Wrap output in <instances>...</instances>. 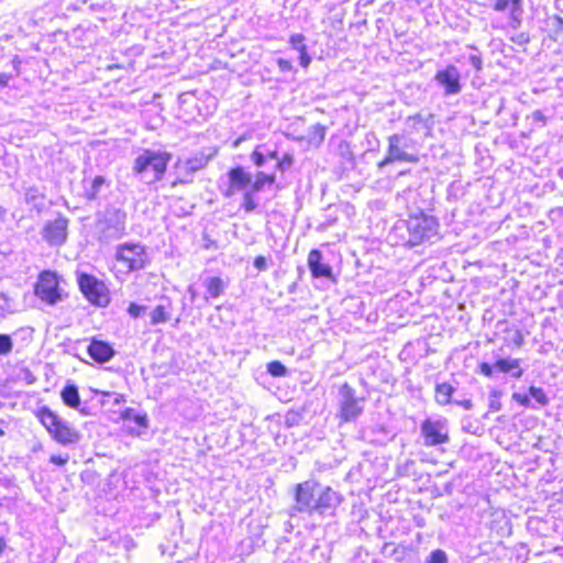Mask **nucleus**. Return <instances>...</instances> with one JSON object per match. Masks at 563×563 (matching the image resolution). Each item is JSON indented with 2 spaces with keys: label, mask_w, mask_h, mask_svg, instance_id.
Here are the masks:
<instances>
[{
  "label": "nucleus",
  "mask_w": 563,
  "mask_h": 563,
  "mask_svg": "<svg viewBox=\"0 0 563 563\" xmlns=\"http://www.w3.org/2000/svg\"><path fill=\"white\" fill-rule=\"evenodd\" d=\"M343 499V496L330 486L322 485L316 479H308L295 485V504L289 507L288 515L290 517L297 514L334 516Z\"/></svg>",
  "instance_id": "nucleus-1"
},
{
  "label": "nucleus",
  "mask_w": 563,
  "mask_h": 563,
  "mask_svg": "<svg viewBox=\"0 0 563 563\" xmlns=\"http://www.w3.org/2000/svg\"><path fill=\"white\" fill-rule=\"evenodd\" d=\"M170 158L167 152L144 150L134 159L133 175L144 184H155L164 177Z\"/></svg>",
  "instance_id": "nucleus-2"
},
{
  "label": "nucleus",
  "mask_w": 563,
  "mask_h": 563,
  "mask_svg": "<svg viewBox=\"0 0 563 563\" xmlns=\"http://www.w3.org/2000/svg\"><path fill=\"white\" fill-rule=\"evenodd\" d=\"M36 417L52 439L59 444L67 446L80 441V432L47 406L41 407L36 412Z\"/></svg>",
  "instance_id": "nucleus-3"
},
{
  "label": "nucleus",
  "mask_w": 563,
  "mask_h": 563,
  "mask_svg": "<svg viewBox=\"0 0 563 563\" xmlns=\"http://www.w3.org/2000/svg\"><path fill=\"white\" fill-rule=\"evenodd\" d=\"M126 212L114 206H109L97 214L96 233L101 243L120 239L125 233Z\"/></svg>",
  "instance_id": "nucleus-4"
},
{
  "label": "nucleus",
  "mask_w": 563,
  "mask_h": 563,
  "mask_svg": "<svg viewBox=\"0 0 563 563\" xmlns=\"http://www.w3.org/2000/svg\"><path fill=\"white\" fill-rule=\"evenodd\" d=\"M404 225L408 233L406 244L411 247L429 242L438 235V220L433 216L423 212L410 216L408 220L404 221Z\"/></svg>",
  "instance_id": "nucleus-5"
},
{
  "label": "nucleus",
  "mask_w": 563,
  "mask_h": 563,
  "mask_svg": "<svg viewBox=\"0 0 563 563\" xmlns=\"http://www.w3.org/2000/svg\"><path fill=\"white\" fill-rule=\"evenodd\" d=\"M366 397L358 395L347 383L340 386L338 393V417L342 422H354L364 412Z\"/></svg>",
  "instance_id": "nucleus-6"
},
{
  "label": "nucleus",
  "mask_w": 563,
  "mask_h": 563,
  "mask_svg": "<svg viewBox=\"0 0 563 563\" xmlns=\"http://www.w3.org/2000/svg\"><path fill=\"white\" fill-rule=\"evenodd\" d=\"M411 140L405 134L395 133L388 136V148L384 159L377 163V168L383 172L385 167L396 162H406L417 164L419 156L416 153H410L408 150Z\"/></svg>",
  "instance_id": "nucleus-7"
},
{
  "label": "nucleus",
  "mask_w": 563,
  "mask_h": 563,
  "mask_svg": "<svg viewBox=\"0 0 563 563\" xmlns=\"http://www.w3.org/2000/svg\"><path fill=\"white\" fill-rule=\"evenodd\" d=\"M60 277L56 272L46 269L40 273L34 285V294L48 306H55L67 298V294L59 286Z\"/></svg>",
  "instance_id": "nucleus-8"
},
{
  "label": "nucleus",
  "mask_w": 563,
  "mask_h": 563,
  "mask_svg": "<svg viewBox=\"0 0 563 563\" xmlns=\"http://www.w3.org/2000/svg\"><path fill=\"white\" fill-rule=\"evenodd\" d=\"M76 278L80 292L91 305L103 308L110 303L109 289L102 280L85 272H76Z\"/></svg>",
  "instance_id": "nucleus-9"
},
{
  "label": "nucleus",
  "mask_w": 563,
  "mask_h": 563,
  "mask_svg": "<svg viewBox=\"0 0 563 563\" xmlns=\"http://www.w3.org/2000/svg\"><path fill=\"white\" fill-rule=\"evenodd\" d=\"M115 257L119 262L125 263L129 271H139L145 267L146 252L140 243H125L117 249Z\"/></svg>",
  "instance_id": "nucleus-10"
},
{
  "label": "nucleus",
  "mask_w": 563,
  "mask_h": 563,
  "mask_svg": "<svg viewBox=\"0 0 563 563\" xmlns=\"http://www.w3.org/2000/svg\"><path fill=\"white\" fill-rule=\"evenodd\" d=\"M420 429L423 437V443L427 446H437L439 444L448 443L450 440L445 421L426 419L421 423Z\"/></svg>",
  "instance_id": "nucleus-11"
},
{
  "label": "nucleus",
  "mask_w": 563,
  "mask_h": 563,
  "mask_svg": "<svg viewBox=\"0 0 563 563\" xmlns=\"http://www.w3.org/2000/svg\"><path fill=\"white\" fill-rule=\"evenodd\" d=\"M68 223L69 220L59 213L55 220L48 221L44 225L42 230L43 239L52 246L63 245L67 240Z\"/></svg>",
  "instance_id": "nucleus-12"
},
{
  "label": "nucleus",
  "mask_w": 563,
  "mask_h": 563,
  "mask_svg": "<svg viewBox=\"0 0 563 563\" xmlns=\"http://www.w3.org/2000/svg\"><path fill=\"white\" fill-rule=\"evenodd\" d=\"M434 80L444 89V96H455L462 91L461 73L454 65H448L434 75Z\"/></svg>",
  "instance_id": "nucleus-13"
},
{
  "label": "nucleus",
  "mask_w": 563,
  "mask_h": 563,
  "mask_svg": "<svg viewBox=\"0 0 563 563\" xmlns=\"http://www.w3.org/2000/svg\"><path fill=\"white\" fill-rule=\"evenodd\" d=\"M307 264L313 278L336 282L331 265L324 262L323 253L320 250L313 249L309 252Z\"/></svg>",
  "instance_id": "nucleus-14"
},
{
  "label": "nucleus",
  "mask_w": 563,
  "mask_h": 563,
  "mask_svg": "<svg viewBox=\"0 0 563 563\" xmlns=\"http://www.w3.org/2000/svg\"><path fill=\"white\" fill-rule=\"evenodd\" d=\"M492 8L496 12L509 11V26L514 30L520 27L523 14V0H493Z\"/></svg>",
  "instance_id": "nucleus-15"
},
{
  "label": "nucleus",
  "mask_w": 563,
  "mask_h": 563,
  "mask_svg": "<svg viewBox=\"0 0 563 563\" xmlns=\"http://www.w3.org/2000/svg\"><path fill=\"white\" fill-rule=\"evenodd\" d=\"M230 186L225 192L227 197H231L235 191L245 190L252 187V175L244 167L235 166L228 172Z\"/></svg>",
  "instance_id": "nucleus-16"
},
{
  "label": "nucleus",
  "mask_w": 563,
  "mask_h": 563,
  "mask_svg": "<svg viewBox=\"0 0 563 563\" xmlns=\"http://www.w3.org/2000/svg\"><path fill=\"white\" fill-rule=\"evenodd\" d=\"M87 353L99 364L109 362L115 355V351L109 342L96 338L91 339L87 347Z\"/></svg>",
  "instance_id": "nucleus-17"
},
{
  "label": "nucleus",
  "mask_w": 563,
  "mask_h": 563,
  "mask_svg": "<svg viewBox=\"0 0 563 563\" xmlns=\"http://www.w3.org/2000/svg\"><path fill=\"white\" fill-rule=\"evenodd\" d=\"M121 419L124 422H134L135 427L128 426V432L132 435H141L143 430L148 428V418L146 413H141L134 408L124 409L121 415Z\"/></svg>",
  "instance_id": "nucleus-18"
},
{
  "label": "nucleus",
  "mask_w": 563,
  "mask_h": 563,
  "mask_svg": "<svg viewBox=\"0 0 563 563\" xmlns=\"http://www.w3.org/2000/svg\"><path fill=\"white\" fill-rule=\"evenodd\" d=\"M218 151L216 148H208V153L203 150L196 153L194 156L187 158L183 163L186 165V168L192 172L194 174L198 170L203 169L209 162L217 155Z\"/></svg>",
  "instance_id": "nucleus-19"
},
{
  "label": "nucleus",
  "mask_w": 563,
  "mask_h": 563,
  "mask_svg": "<svg viewBox=\"0 0 563 563\" xmlns=\"http://www.w3.org/2000/svg\"><path fill=\"white\" fill-rule=\"evenodd\" d=\"M495 367L496 372L509 374L514 378H520L523 374L518 358L498 357L495 361Z\"/></svg>",
  "instance_id": "nucleus-20"
},
{
  "label": "nucleus",
  "mask_w": 563,
  "mask_h": 563,
  "mask_svg": "<svg viewBox=\"0 0 563 563\" xmlns=\"http://www.w3.org/2000/svg\"><path fill=\"white\" fill-rule=\"evenodd\" d=\"M24 200L38 213L46 208V195L38 187L32 186L26 188L24 192Z\"/></svg>",
  "instance_id": "nucleus-21"
},
{
  "label": "nucleus",
  "mask_w": 563,
  "mask_h": 563,
  "mask_svg": "<svg viewBox=\"0 0 563 563\" xmlns=\"http://www.w3.org/2000/svg\"><path fill=\"white\" fill-rule=\"evenodd\" d=\"M104 187H109L107 178L102 175L96 176L88 186H85V198L89 201L97 200Z\"/></svg>",
  "instance_id": "nucleus-22"
},
{
  "label": "nucleus",
  "mask_w": 563,
  "mask_h": 563,
  "mask_svg": "<svg viewBox=\"0 0 563 563\" xmlns=\"http://www.w3.org/2000/svg\"><path fill=\"white\" fill-rule=\"evenodd\" d=\"M60 398L69 408L78 409L80 406L79 390L75 384H66L60 391Z\"/></svg>",
  "instance_id": "nucleus-23"
},
{
  "label": "nucleus",
  "mask_w": 563,
  "mask_h": 563,
  "mask_svg": "<svg viewBox=\"0 0 563 563\" xmlns=\"http://www.w3.org/2000/svg\"><path fill=\"white\" fill-rule=\"evenodd\" d=\"M455 387L450 383H440L435 385V401L445 406L454 401L453 394L455 393Z\"/></svg>",
  "instance_id": "nucleus-24"
},
{
  "label": "nucleus",
  "mask_w": 563,
  "mask_h": 563,
  "mask_svg": "<svg viewBox=\"0 0 563 563\" xmlns=\"http://www.w3.org/2000/svg\"><path fill=\"white\" fill-rule=\"evenodd\" d=\"M203 286L206 287L208 295L212 298L220 297L225 289L223 279L218 276L207 277L203 280Z\"/></svg>",
  "instance_id": "nucleus-25"
},
{
  "label": "nucleus",
  "mask_w": 563,
  "mask_h": 563,
  "mask_svg": "<svg viewBox=\"0 0 563 563\" xmlns=\"http://www.w3.org/2000/svg\"><path fill=\"white\" fill-rule=\"evenodd\" d=\"M169 307V303L167 306L157 305L151 312V324L156 325L167 322L170 319Z\"/></svg>",
  "instance_id": "nucleus-26"
},
{
  "label": "nucleus",
  "mask_w": 563,
  "mask_h": 563,
  "mask_svg": "<svg viewBox=\"0 0 563 563\" xmlns=\"http://www.w3.org/2000/svg\"><path fill=\"white\" fill-rule=\"evenodd\" d=\"M276 180L275 173L266 174L264 172H257L255 175V180L252 181V191L253 192H260L263 190L264 186L266 184L273 185Z\"/></svg>",
  "instance_id": "nucleus-27"
},
{
  "label": "nucleus",
  "mask_w": 563,
  "mask_h": 563,
  "mask_svg": "<svg viewBox=\"0 0 563 563\" xmlns=\"http://www.w3.org/2000/svg\"><path fill=\"white\" fill-rule=\"evenodd\" d=\"M175 167L177 169V178L173 183V186H176L177 184L187 185L194 181L195 174L187 169L186 165L181 161H178Z\"/></svg>",
  "instance_id": "nucleus-28"
},
{
  "label": "nucleus",
  "mask_w": 563,
  "mask_h": 563,
  "mask_svg": "<svg viewBox=\"0 0 563 563\" xmlns=\"http://www.w3.org/2000/svg\"><path fill=\"white\" fill-rule=\"evenodd\" d=\"M324 135L325 126L320 123L313 124L308 129L307 137L310 144L320 145L324 140Z\"/></svg>",
  "instance_id": "nucleus-29"
},
{
  "label": "nucleus",
  "mask_w": 563,
  "mask_h": 563,
  "mask_svg": "<svg viewBox=\"0 0 563 563\" xmlns=\"http://www.w3.org/2000/svg\"><path fill=\"white\" fill-rule=\"evenodd\" d=\"M267 373L273 377H285L288 369L280 361H272L267 364Z\"/></svg>",
  "instance_id": "nucleus-30"
},
{
  "label": "nucleus",
  "mask_w": 563,
  "mask_h": 563,
  "mask_svg": "<svg viewBox=\"0 0 563 563\" xmlns=\"http://www.w3.org/2000/svg\"><path fill=\"white\" fill-rule=\"evenodd\" d=\"M528 393L540 406L549 405L550 399L541 387L530 386Z\"/></svg>",
  "instance_id": "nucleus-31"
},
{
  "label": "nucleus",
  "mask_w": 563,
  "mask_h": 563,
  "mask_svg": "<svg viewBox=\"0 0 563 563\" xmlns=\"http://www.w3.org/2000/svg\"><path fill=\"white\" fill-rule=\"evenodd\" d=\"M552 36L555 41H563V19L555 15L550 22Z\"/></svg>",
  "instance_id": "nucleus-32"
},
{
  "label": "nucleus",
  "mask_w": 563,
  "mask_h": 563,
  "mask_svg": "<svg viewBox=\"0 0 563 563\" xmlns=\"http://www.w3.org/2000/svg\"><path fill=\"white\" fill-rule=\"evenodd\" d=\"M449 558L444 550L435 549L430 552L426 559V563H448Z\"/></svg>",
  "instance_id": "nucleus-33"
},
{
  "label": "nucleus",
  "mask_w": 563,
  "mask_h": 563,
  "mask_svg": "<svg viewBox=\"0 0 563 563\" xmlns=\"http://www.w3.org/2000/svg\"><path fill=\"white\" fill-rule=\"evenodd\" d=\"M258 203L256 202L254 198V192L251 190L245 191L243 195V203L242 208L245 210V212L250 213L253 212L257 208Z\"/></svg>",
  "instance_id": "nucleus-34"
},
{
  "label": "nucleus",
  "mask_w": 563,
  "mask_h": 563,
  "mask_svg": "<svg viewBox=\"0 0 563 563\" xmlns=\"http://www.w3.org/2000/svg\"><path fill=\"white\" fill-rule=\"evenodd\" d=\"M251 159L257 167H263L266 164V153L263 151V146H257L251 154Z\"/></svg>",
  "instance_id": "nucleus-35"
},
{
  "label": "nucleus",
  "mask_w": 563,
  "mask_h": 563,
  "mask_svg": "<svg viewBox=\"0 0 563 563\" xmlns=\"http://www.w3.org/2000/svg\"><path fill=\"white\" fill-rule=\"evenodd\" d=\"M503 393L497 389H493L489 393L488 400H489V409L492 411H499L501 409V402L499 401Z\"/></svg>",
  "instance_id": "nucleus-36"
},
{
  "label": "nucleus",
  "mask_w": 563,
  "mask_h": 563,
  "mask_svg": "<svg viewBox=\"0 0 563 563\" xmlns=\"http://www.w3.org/2000/svg\"><path fill=\"white\" fill-rule=\"evenodd\" d=\"M13 341L9 334H0V355H8L12 352Z\"/></svg>",
  "instance_id": "nucleus-37"
},
{
  "label": "nucleus",
  "mask_w": 563,
  "mask_h": 563,
  "mask_svg": "<svg viewBox=\"0 0 563 563\" xmlns=\"http://www.w3.org/2000/svg\"><path fill=\"white\" fill-rule=\"evenodd\" d=\"M471 48L473 51L476 52V54H471L468 56V63L470 65L477 71H482L483 70V59H482V55L481 53L478 52V48L475 47V46H471Z\"/></svg>",
  "instance_id": "nucleus-38"
},
{
  "label": "nucleus",
  "mask_w": 563,
  "mask_h": 563,
  "mask_svg": "<svg viewBox=\"0 0 563 563\" xmlns=\"http://www.w3.org/2000/svg\"><path fill=\"white\" fill-rule=\"evenodd\" d=\"M294 164V157L291 154L286 153L282 159L278 158L275 169H278L280 172H285L291 167Z\"/></svg>",
  "instance_id": "nucleus-39"
},
{
  "label": "nucleus",
  "mask_w": 563,
  "mask_h": 563,
  "mask_svg": "<svg viewBox=\"0 0 563 563\" xmlns=\"http://www.w3.org/2000/svg\"><path fill=\"white\" fill-rule=\"evenodd\" d=\"M147 310L146 306L139 305L136 302H131L128 307V313L133 319L140 318L142 314H144Z\"/></svg>",
  "instance_id": "nucleus-40"
},
{
  "label": "nucleus",
  "mask_w": 563,
  "mask_h": 563,
  "mask_svg": "<svg viewBox=\"0 0 563 563\" xmlns=\"http://www.w3.org/2000/svg\"><path fill=\"white\" fill-rule=\"evenodd\" d=\"M512 399L515 401H517L518 404H520L521 406L526 407V408H532V405H531V400H530V397H529V394L526 395V394H520V393H514L512 394Z\"/></svg>",
  "instance_id": "nucleus-41"
},
{
  "label": "nucleus",
  "mask_w": 563,
  "mask_h": 563,
  "mask_svg": "<svg viewBox=\"0 0 563 563\" xmlns=\"http://www.w3.org/2000/svg\"><path fill=\"white\" fill-rule=\"evenodd\" d=\"M479 372L486 377H493L496 373L495 362L493 364L487 362H482L479 364Z\"/></svg>",
  "instance_id": "nucleus-42"
},
{
  "label": "nucleus",
  "mask_w": 563,
  "mask_h": 563,
  "mask_svg": "<svg viewBox=\"0 0 563 563\" xmlns=\"http://www.w3.org/2000/svg\"><path fill=\"white\" fill-rule=\"evenodd\" d=\"M303 41H305V36L301 33L292 34L289 38L290 45L296 51H300V46H306Z\"/></svg>",
  "instance_id": "nucleus-43"
},
{
  "label": "nucleus",
  "mask_w": 563,
  "mask_h": 563,
  "mask_svg": "<svg viewBox=\"0 0 563 563\" xmlns=\"http://www.w3.org/2000/svg\"><path fill=\"white\" fill-rule=\"evenodd\" d=\"M298 52H299V64L303 68H307L311 63V57L308 54L307 46H300V51H298Z\"/></svg>",
  "instance_id": "nucleus-44"
},
{
  "label": "nucleus",
  "mask_w": 563,
  "mask_h": 563,
  "mask_svg": "<svg viewBox=\"0 0 563 563\" xmlns=\"http://www.w3.org/2000/svg\"><path fill=\"white\" fill-rule=\"evenodd\" d=\"M276 63L282 73H288L294 70V66L291 62L288 59L279 57L277 58Z\"/></svg>",
  "instance_id": "nucleus-45"
},
{
  "label": "nucleus",
  "mask_w": 563,
  "mask_h": 563,
  "mask_svg": "<svg viewBox=\"0 0 563 563\" xmlns=\"http://www.w3.org/2000/svg\"><path fill=\"white\" fill-rule=\"evenodd\" d=\"M300 418H301V416L299 413H297V412H294V411L287 412L286 420H285L286 426L287 427H294V426L298 424Z\"/></svg>",
  "instance_id": "nucleus-46"
},
{
  "label": "nucleus",
  "mask_w": 563,
  "mask_h": 563,
  "mask_svg": "<svg viewBox=\"0 0 563 563\" xmlns=\"http://www.w3.org/2000/svg\"><path fill=\"white\" fill-rule=\"evenodd\" d=\"M531 119L534 123H538L541 126H544L547 124V118L541 110H534L531 113Z\"/></svg>",
  "instance_id": "nucleus-47"
},
{
  "label": "nucleus",
  "mask_w": 563,
  "mask_h": 563,
  "mask_svg": "<svg viewBox=\"0 0 563 563\" xmlns=\"http://www.w3.org/2000/svg\"><path fill=\"white\" fill-rule=\"evenodd\" d=\"M254 267L258 271H266L268 265H267V258L265 256H256L255 260H254V263H253Z\"/></svg>",
  "instance_id": "nucleus-48"
},
{
  "label": "nucleus",
  "mask_w": 563,
  "mask_h": 563,
  "mask_svg": "<svg viewBox=\"0 0 563 563\" xmlns=\"http://www.w3.org/2000/svg\"><path fill=\"white\" fill-rule=\"evenodd\" d=\"M511 41L518 45H526L527 43H529L530 37L527 33L521 32V33L517 34L516 36H512Z\"/></svg>",
  "instance_id": "nucleus-49"
},
{
  "label": "nucleus",
  "mask_w": 563,
  "mask_h": 563,
  "mask_svg": "<svg viewBox=\"0 0 563 563\" xmlns=\"http://www.w3.org/2000/svg\"><path fill=\"white\" fill-rule=\"evenodd\" d=\"M69 460V455L66 454V455H52L49 457V462L55 464V465H58V466H63L65 465Z\"/></svg>",
  "instance_id": "nucleus-50"
},
{
  "label": "nucleus",
  "mask_w": 563,
  "mask_h": 563,
  "mask_svg": "<svg viewBox=\"0 0 563 563\" xmlns=\"http://www.w3.org/2000/svg\"><path fill=\"white\" fill-rule=\"evenodd\" d=\"M510 341L518 347L522 346L525 343L523 335L520 330H516L512 332V335L510 338Z\"/></svg>",
  "instance_id": "nucleus-51"
},
{
  "label": "nucleus",
  "mask_w": 563,
  "mask_h": 563,
  "mask_svg": "<svg viewBox=\"0 0 563 563\" xmlns=\"http://www.w3.org/2000/svg\"><path fill=\"white\" fill-rule=\"evenodd\" d=\"M453 404L463 407L465 410H471L473 408V402L471 399H463V400L454 399Z\"/></svg>",
  "instance_id": "nucleus-52"
},
{
  "label": "nucleus",
  "mask_w": 563,
  "mask_h": 563,
  "mask_svg": "<svg viewBox=\"0 0 563 563\" xmlns=\"http://www.w3.org/2000/svg\"><path fill=\"white\" fill-rule=\"evenodd\" d=\"M12 79V75L1 74L0 75V87L9 86L10 80Z\"/></svg>",
  "instance_id": "nucleus-53"
},
{
  "label": "nucleus",
  "mask_w": 563,
  "mask_h": 563,
  "mask_svg": "<svg viewBox=\"0 0 563 563\" xmlns=\"http://www.w3.org/2000/svg\"><path fill=\"white\" fill-rule=\"evenodd\" d=\"M205 249L214 247L217 249V242L211 240L207 234L203 235Z\"/></svg>",
  "instance_id": "nucleus-54"
},
{
  "label": "nucleus",
  "mask_w": 563,
  "mask_h": 563,
  "mask_svg": "<svg viewBox=\"0 0 563 563\" xmlns=\"http://www.w3.org/2000/svg\"><path fill=\"white\" fill-rule=\"evenodd\" d=\"M497 328H500L503 331L507 332L509 331L510 332V329H509V323L507 320H503V321H498L497 322Z\"/></svg>",
  "instance_id": "nucleus-55"
},
{
  "label": "nucleus",
  "mask_w": 563,
  "mask_h": 563,
  "mask_svg": "<svg viewBox=\"0 0 563 563\" xmlns=\"http://www.w3.org/2000/svg\"><path fill=\"white\" fill-rule=\"evenodd\" d=\"M266 153V158L278 161V153L276 151H264Z\"/></svg>",
  "instance_id": "nucleus-56"
},
{
  "label": "nucleus",
  "mask_w": 563,
  "mask_h": 563,
  "mask_svg": "<svg viewBox=\"0 0 563 563\" xmlns=\"http://www.w3.org/2000/svg\"><path fill=\"white\" fill-rule=\"evenodd\" d=\"M413 465V462L412 461H408L400 470H399V474L400 475H408V468L409 466Z\"/></svg>",
  "instance_id": "nucleus-57"
},
{
  "label": "nucleus",
  "mask_w": 563,
  "mask_h": 563,
  "mask_svg": "<svg viewBox=\"0 0 563 563\" xmlns=\"http://www.w3.org/2000/svg\"><path fill=\"white\" fill-rule=\"evenodd\" d=\"M463 430L472 434H478L477 428L473 430V426L471 422H468L467 424H463Z\"/></svg>",
  "instance_id": "nucleus-58"
},
{
  "label": "nucleus",
  "mask_w": 563,
  "mask_h": 563,
  "mask_svg": "<svg viewBox=\"0 0 563 563\" xmlns=\"http://www.w3.org/2000/svg\"><path fill=\"white\" fill-rule=\"evenodd\" d=\"M5 548H7V541L3 538V536L0 534V556L4 552Z\"/></svg>",
  "instance_id": "nucleus-59"
},
{
  "label": "nucleus",
  "mask_w": 563,
  "mask_h": 563,
  "mask_svg": "<svg viewBox=\"0 0 563 563\" xmlns=\"http://www.w3.org/2000/svg\"><path fill=\"white\" fill-rule=\"evenodd\" d=\"M123 400H124V398H123L122 395H115L114 400H113V405L114 406H119Z\"/></svg>",
  "instance_id": "nucleus-60"
},
{
  "label": "nucleus",
  "mask_w": 563,
  "mask_h": 563,
  "mask_svg": "<svg viewBox=\"0 0 563 563\" xmlns=\"http://www.w3.org/2000/svg\"><path fill=\"white\" fill-rule=\"evenodd\" d=\"M188 292H189V294H190V296H191V300H194V299H195V297H196V290L190 286V287L188 288Z\"/></svg>",
  "instance_id": "nucleus-61"
},
{
  "label": "nucleus",
  "mask_w": 563,
  "mask_h": 563,
  "mask_svg": "<svg viewBox=\"0 0 563 563\" xmlns=\"http://www.w3.org/2000/svg\"><path fill=\"white\" fill-rule=\"evenodd\" d=\"M77 410H79V412H80L81 415H84V416L89 415V411L87 410V408H86V407H82V408H80V407H79Z\"/></svg>",
  "instance_id": "nucleus-62"
},
{
  "label": "nucleus",
  "mask_w": 563,
  "mask_h": 563,
  "mask_svg": "<svg viewBox=\"0 0 563 563\" xmlns=\"http://www.w3.org/2000/svg\"><path fill=\"white\" fill-rule=\"evenodd\" d=\"M5 213V210L3 208L0 207V218L3 217Z\"/></svg>",
  "instance_id": "nucleus-63"
},
{
  "label": "nucleus",
  "mask_w": 563,
  "mask_h": 563,
  "mask_svg": "<svg viewBox=\"0 0 563 563\" xmlns=\"http://www.w3.org/2000/svg\"><path fill=\"white\" fill-rule=\"evenodd\" d=\"M412 119L420 121L421 120V115L420 114H416L415 117H412Z\"/></svg>",
  "instance_id": "nucleus-64"
}]
</instances>
